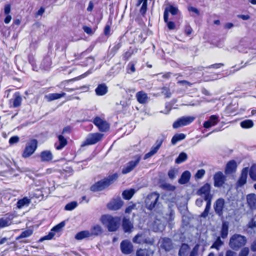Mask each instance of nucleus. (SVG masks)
Returning <instances> with one entry per match:
<instances>
[{
	"label": "nucleus",
	"mask_w": 256,
	"mask_h": 256,
	"mask_svg": "<svg viewBox=\"0 0 256 256\" xmlns=\"http://www.w3.org/2000/svg\"><path fill=\"white\" fill-rule=\"evenodd\" d=\"M101 221L110 232H116L118 228L120 220L118 217L105 215L102 217Z\"/></svg>",
	"instance_id": "nucleus-1"
},
{
	"label": "nucleus",
	"mask_w": 256,
	"mask_h": 256,
	"mask_svg": "<svg viewBox=\"0 0 256 256\" xmlns=\"http://www.w3.org/2000/svg\"><path fill=\"white\" fill-rule=\"evenodd\" d=\"M118 177L117 174L109 176L107 178L98 182L91 187L92 192H100L104 190L116 180Z\"/></svg>",
	"instance_id": "nucleus-2"
},
{
	"label": "nucleus",
	"mask_w": 256,
	"mask_h": 256,
	"mask_svg": "<svg viewBox=\"0 0 256 256\" xmlns=\"http://www.w3.org/2000/svg\"><path fill=\"white\" fill-rule=\"evenodd\" d=\"M246 238L240 234H236L230 239V246L234 250H238L246 244Z\"/></svg>",
	"instance_id": "nucleus-3"
},
{
	"label": "nucleus",
	"mask_w": 256,
	"mask_h": 256,
	"mask_svg": "<svg viewBox=\"0 0 256 256\" xmlns=\"http://www.w3.org/2000/svg\"><path fill=\"white\" fill-rule=\"evenodd\" d=\"M212 186L210 184H206L197 192V194L204 198L205 201L212 200L213 195L211 194Z\"/></svg>",
	"instance_id": "nucleus-4"
},
{
	"label": "nucleus",
	"mask_w": 256,
	"mask_h": 256,
	"mask_svg": "<svg viewBox=\"0 0 256 256\" xmlns=\"http://www.w3.org/2000/svg\"><path fill=\"white\" fill-rule=\"evenodd\" d=\"M104 134L100 133L89 134L86 140L82 144V147L94 145L99 142L103 138Z\"/></svg>",
	"instance_id": "nucleus-5"
},
{
	"label": "nucleus",
	"mask_w": 256,
	"mask_h": 256,
	"mask_svg": "<svg viewBox=\"0 0 256 256\" xmlns=\"http://www.w3.org/2000/svg\"><path fill=\"white\" fill-rule=\"evenodd\" d=\"M38 148V141L36 140H32L26 144L25 149L22 154V157L26 158L32 156L36 151Z\"/></svg>",
	"instance_id": "nucleus-6"
},
{
	"label": "nucleus",
	"mask_w": 256,
	"mask_h": 256,
	"mask_svg": "<svg viewBox=\"0 0 256 256\" xmlns=\"http://www.w3.org/2000/svg\"><path fill=\"white\" fill-rule=\"evenodd\" d=\"M195 119L196 118L194 116H182L174 123L173 128L174 129H177L180 127L190 125L194 122Z\"/></svg>",
	"instance_id": "nucleus-7"
},
{
	"label": "nucleus",
	"mask_w": 256,
	"mask_h": 256,
	"mask_svg": "<svg viewBox=\"0 0 256 256\" xmlns=\"http://www.w3.org/2000/svg\"><path fill=\"white\" fill-rule=\"evenodd\" d=\"M160 194L156 192L149 194L146 200V206L149 210H152L158 204Z\"/></svg>",
	"instance_id": "nucleus-8"
},
{
	"label": "nucleus",
	"mask_w": 256,
	"mask_h": 256,
	"mask_svg": "<svg viewBox=\"0 0 256 256\" xmlns=\"http://www.w3.org/2000/svg\"><path fill=\"white\" fill-rule=\"evenodd\" d=\"M65 225L66 224L64 222H62L56 225L52 229L48 234L41 238L40 241L42 242L44 240H52L56 232H60L65 226Z\"/></svg>",
	"instance_id": "nucleus-9"
},
{
	"label": "nucleus",
	"mask_w": 256,
	"mask_h": 256,
	"mask_svg": "<svg viewBox=\"0 0 256 256\" xmlns=\"http://www.w3.org/2000/svg\"><path fill=\"white\" fill-rule=\"evenodd\" d=\"M133 242L136 244H146L152 245L154 243V240L148 238L145 233H140L133 238Z\"/></svg>",
	"instance_id": "nucleus-10"
},
{
	"label": "nucleus",
	"mask_w": 256,
	"mask_h": 256,
	"mask_svg": "<svg viewBox=\"0 0 256 256\" xmlns=\"http://www.w3.org/2000/svg\"><path fill=\"white\" fill-rule=\"evenodd\" d=\"M141 160V157L140 156H136L134 158V160L130 162L126 166L123 168L122 172L123 174H126L130 173L140 163Z\"/></svg>",
	"instance_id": "nucleus-11"
},
{
	"label": "nucleus",
	"mask_w": 256,
	"mask_h": 256,
	"mask_svg": "<svg viewBox=\"0 0 256 256\" xmlns=\"http://www.w3.org/2000/svg\"><path fill=\"white\" fill-rule=\"evenodd\" d=\"M94 124L102 132H107L110 128L109 124L99 117H96L94 120Z\"/></svg>",
	"instance_id": "nucleus-12"
},
{
	"label": "nucleus",
	"mask_w": 256,
	"mask_h": 256,
	"mask_svg": "<svg viewBox=\"0 0 256 256\" xmlns=\"http://www.w3.org/2000/svg\"><path fill=\"white\" fill-rule=\"evenodd\" d=\"M14 218V215L10 214H8L0 218V229L11 226L12 224Z\"/></svg>",
	"instance_id": "nucleus-13"
},
{
	"label": "nucleus",
	"mask_w": 256,
	"mask_h": 256,
	"mask_svg": "<svg viewBox=\"0 0 256 256\" xmlns=\"http://www.w3.org/2000/svg\"><path fill=\"white\" fill-rule=\"evenodd\" d=\"M225 200L223 198H219L216 200L214 204V210L216 214L222 216L224 210Z\"/></svg>",
	"instance_id": "nucleus-14"
},
{
	"label": "nucleus",
	"mask_w": 256,
	"mask_h": 256,
	"mask_svg": "<svg viewBox=\"0 0 256 256\" xmlns=\"http://www.w3.org/2000/svg\"><path fill=\"white\" fill-rule=\"evenodd\" d=\"M238 51L244 54H248L250 58L252 59L256 58V48H252L240 44L238 47Z\"/></svg>",
	"instance_id": "nucleus-15"
},
{
	"label": "nucleus",
	"mask_w": 256,
	"mask_h": 256,
	"mask_svg": "<svg viewBox=\"0 0 256 256\" xmlns=\"http://www.w3.org/2000/svg\"><path fill=\"white\" fill-rule=\"evenodd\" d=\"M214 186L216 188H221L226 181V177L222 172L216 173L214 177Z\"/></svg>",
	"instance_id": "nucleus-16"
},
{
	"label": "nucleus",
	"mask_w": 256,
	"mask_h": 256,
	"mask_svg": "<svg viewBox=\"0 0 256 256\" xmlns=\"http://www.w3.org/2000/svg\"><path fill=\"white\" fill-rule=\"evenodd\" d=\"M162 140H158L152 148L150 151L144 156V160L148 159L156 154L162 146Z\"/></svg>",
	"instance_id": "nucleus-17"
},
{
	"label": "nucleus",
	"mask_w": 256,
	"mask_h": 256,
	"mask_svg": "<svg viewBox=\"0 0 256 256\" xmlns=\"http://www.w3.org/2000/svg\"><path fill=\"white\" fill-rule=\"evenodd\" d=\"M124 204V202L120 198H117L112 200L108 204V208L111 210H120Z\"/></svg>",
	"instance_id": "nucleus-18"
},
{
	"label": "nucleus",
	"mask_w": 256,
	"mask_h": 256,
	"mask_svg": "<svg viewBox=\"0 0 256 256\" xmlns=\"http://www.w3.org/2000/svg\"><path fill=\"white\" fill-rule=\"evenodd\" d=\"M120 248L122 252L124 254H130L133 250V246L132 244L128 240L122 242L120 244Z\"/></svg>",
	"instance_id": "nucleus-19"
},
{
	"label": "nucleus",
	"mask_w": 256,
	"mask_h": 256,
	"mask_svg": "<svg viewBox=\"0 0 256 256\" xmlns=\"http://www.w3.org/2000/svg\"><path fill=\"white\" fill-rule=\"evenodd\" d=\"M246 202L248 207L252 211L256 210V194H250L246 196Z\"/></svg>",
	"instance_id": "nucleus-20"
},
{
	"label": "nucleus",
	"mask_w": 256,
	"mask_h": 256,
	"mask_svg": "<svg viewBox=\"0 0 256 256\" xmlns=\"http://www.w3.org/2000/svg\"><path fill=\"white\" fill-rule=\"evenodd\" d=\"M219 118L218 116H212L208 120L206 121L204 124V126L206 128H209L213 126L216 125L219 122Z\"/></svg>",
	"instance_id": "nucleus-21"
},
{
	"label": "nucleus",
	"mask_w": 256,
	"mask_h": 256,
	"mask_svg": "<svg viewBox=\"0 0 256 256\" xmlns=\"http://www.w3.org/2000/svg\"><path fill=\"white\" fill-rule=\"evenodd\" d=\"M178 8L172 6H170L167 7L164 12V20L166 22L168 20V14L170 13L173 16H176L178 14Z\"/></svg>",
	"instance_id": "nucleus-22"
},
{
	"label": "nucleus",
	"mask_w": 256,
	"mask_h": 256,
	"mask_svg": "<svg viewBox=\"0 0 256 256\" xmlns=\"http://www.w3.org/2000/svg\"><path fill=\"white\" fill-rule=\"evenodd\" d=\"M136 96L138 102L140 104H144L148 102L149 98L148 97V94L144 91L138 92L136 94Z\"/></svg>",
	"instance_id": "nucleus-23"
},
{
	"label": "nucleus",
	"mask_w": 256,
	"mask_h": 256,
	"mask_svg": "<svg viewBox=\"0 0 256 256\" xmlns=\"http://www.w3.org/2000/svg\"><path fill=\"white\" fill-rule=\"evenodd\" d=\"M248 173V168H246L243 169L241 176L238 182V186H242L246 183Z\"/></svg>",
	"instance_id": "nucleus-24"
},
{
	"label": "nucleus",
	"mask_w": 256,
	"mask_h": 256,
	"mask_svg": "<svg viewBox=\"0 0 256 256\" xmlns=\"http://www.w3.org/2000/svg\"><path fill=\"white\" fill-rule=\"evenodd\" d=\"M95 91L97 96H103L108 93V88L105 84H100L98 86Z\"/></svg>",
	"instance_id": "nucleus-25"
},
{
	"label": "nucleus",
	"mask_w": 256,
	"mask_h": 256,
	"mask_svg": "<svg viewBox=\"0 0 256 256\" xmlns=\"http://www.w3.org/2000/svg\"><path fill=\"white\" fill-rule=\"evenodd\" d=\"M40 158L42 162H50L53 159V154L50 150L43 151L40 154Z\"/></svg>",
	"instance_id": "nucleus-26"
},
{
	"label": "nucleus",
	"mask_w": 256,
	"mask_h": 256,
	"mask_svg": "<svg viewBox=\"0 0 256 256\" xmlns=\"http://www.w3.org/2000/svg\"><path fill=\"white\" fill-rule=\"evenodd\" d=\"M237 168V164L234 160L230 161L228 163L226 168V174H232L235 172Z\"/></svg>",
	"instance_id": "nucleus-27"
},
{
	"label": "nucleus",
	"mask_w": 256,
	"mask_h": 256,
	"mask_svg": "<svg viewBox=\"0 0 256 256\" xmlns=\"http://www.w3.org/2000/svg\"><path fill=\"white\" fill-rule=\"evenodd\" d=\"M161 247L166 252L170 251L172 248V240L168 238H164L162 240Z\"/></svg>",
	"instance_id": "nucleus-28"
},
{
	"label": "nucleus",
	"mask_w": 256,
	"mask_h": 256,
	"mask_svg": "<svg viewBox=\"0 0 256 256\" xmlns=\"http://www.w3.org/2000/svg\"><path fill=\"white\" fill-rule=\"evenodd\" d=\"M122 227L125 232H130L134 228V226L130 220L124 218L122 222Z\"/></svg>",
	"instance_id": "nucleus-29"
},
{
	"label": "nucleus",
	"mask_w": 256,
	"mask_h": 256,
	"mask_svg": "<svg viewBox=\"0 0 256 256\" xmlns=\"http://www.w3.org/2000/svg\"><path fill=\"white\" fill-rule=\"evenodd\" d=\"M58 142L55 144V148L57 150H61L66 146L68 142L62 136H58Z\"/></svg>",
	"instance_id": "nucleus-30"
},
{
	"label": "nucleus",
	"mask_w": 256,
	"mask_h": 256,
	"mask_svg": "<svg viewBox=\"0 0 256 256\" xmlns=\"http://www.w3.org/2000/svg\"><path fill=\"white\" fill-rule=\"evenodd\" d=\"M190 172L188 171H186L182 174L178 182L181 184H186L190 181Z\"/></svg>",
	"instance_id": "nucleus-31"
},
{
	"label": "nucleus",
	"mask_w": 256,
	"mask_h": 256,
	"mask_svg": "<svg viewBox=\"0 0 256 256\" xmlns=\"http://www.w3.org/2000/svg\"><path fill=\"white\" fill-rule=\"evenodd\" d=\"M142 4V5L140 8V12L143 16H144L147 11L148 0H138L136 6H140Z\"/></svg>",
	"instance_id": "nucleus-32"
},
{
	"label": "nucleus",
	"mask_w": 256,
	"mask_h": 256,
	"mask_svg": "<svg viewBox=\"0 0 256 256\" xmlns=\"http://www.w3.org/2000/svg\"><path fill=\"white\" fill-rule=\"evenodd\" d=\"M66 95V93L64 92L62 94H50L46 96V98L48 102H52L63 98Z\"/></svg>",
	"instance_id": "nucleus-33"
},
{
	"label": "nucleus",
	"mask_w": 256,
	"mask_h": 256,
	"mask_svg": "<svg viewBox=\"0 0 256 256\" xmlns=\"http://www.w3.org/2000/svg\"><path fill=\"white\" fill-rule=\"evenodd\" d=\"M52 61L50 58H46L42 62L40 69L44 70H48L50 68Z\"/></svg>",
	"instance_id": "nucleus-34"
},
{
	"label": "nucleus",
	"mask_w": 256,
	"mask_h": 256,
	"mask_svg": "<svg viewBox=\"0 0 256 256\" xmlns=\"http://www.w3.org/2000/svg\"><path fill=\"white\" fill-rule=\"evenodd\" d=\"M30 203V200L28 198H24L19 200L17 202V208L18 209H22L24 207H27Z\"/></svg>",
	"instance_id": "nucleus-35"
},
{
	"label": "nucleus",
	"mask_w": 256,
	"mask_h": 256,
	"mask_svg": "<svg viewBox=\"0 0 256 256\" xmlns=\"http://www.w3.org/2000/svg\"><path fill=\"white\" fill-rule=\"evenodd\" d=\"M103 232L102 227L99 225H96L92 227L90 232L91 236H98L102 234Z\"/></svg>",
	"instance_id": "nucleus-36"
},
{
	"label": "nucleus",
	"mask_w": 256,
	"mask_h": 256,
	"mask_svg": "<svg viewBox=\"0 0 256 256\" xmlns=\"http://www.w3.org/2000/svg\"><path fill=\"white\" fill-rule=\"evenodd\" d=\"M164 224L158 220H156L154 224V229L156 232H162L164 229Z\"/></svg>",
	"instance_id": "nucleus-37"
},
{
	"label": "nucleus",
	"mask_w": 256,
	"mask_h": 256,
	"mask_svg": "<svg viewBox=\"0 0 256 256\" xmlns=\"http://www.w3.org/2000/svg\"><path fill=\"white\" fill-rule=\"evenodd\" d=\"M91 234H90V232L88 230L82 231L78 232L76 236V239L77 240H82L84 238L91 237Z\"/></svg>",
	"instance_id": "nucleus-38"
},
{
	"label": "nucleus",
	"mask_w": 256,
	"mask_h": 256,
	"mask_svg": "<svg viewBox=\"0 0 256 256\" xmlns=\"http://www.w3.org/2000/svg\"><path fill=\"white\" fill-rule=\"evenodd\" d=\"M186 138V136L184 134H176L174 135L172 140V144L173 145H176L178 142L182 141L184 140Z\"/></svg>",
	"instance_id": "nucleus-39"
},
{
	"label": "nucleus",
	"mask_w": 256,
	"mask_h": 256,
	"mask_svg": "<svg viewBox=\"0 0 256 256\" xmlns=\"http://www.w3.org/2000/svg\"><path fill=\"white\" fill-rule=\"evenodd\" d=\"M136 190L134 189L126 190L122 192V196L124 199L130 200L132 198Z\"/></svg>",
	"instance_id": "nucleus-40"
},
{
	"label": "nucleus",
	"mask_w": 256,
	"mask_h": 256,
	"mask_svg": "<svg viewBox=\"0 0 256 256\" xmlns=\"http://www.w3.org/2000/svg\"><path fill=\"white\" fill-rule=\"evenodd\" d=\"M228 234V224L227 222H224L221 231V236L223 239L227 238Z\"/></svg>",
	"instance_id": "nucleus-41"
},
{
	"label": "nucleus",
	"mask_w": 256,
	"mask_h": 256,
	"mask_svg": "<svg viewBox=\"0 0 256 256\" xmlns=\"http://www.w3.org/2000/svg\"><path fill=\"white\" fill-rule=\"evenodd\" d=\"M188 159V155L185 152H182L180 154L178 158L176 160V163L177 164H180Z\"/></svg>",
	"instance_id": "nucleus-42"
},
{
	"label": "nucleus",
	"mask_w": 256,
	"mask_h": 256,
	"mask_svg": "<svg viewBox=\"0 0 256 256\" xmlns=\"http://www.w3.org/2000/svg\"><path fill=\"white\" fill-rule=\"evenodd\" d=\"M190 250V246L188 244H182L179 251L180 256H186V253Z\"/></svg>",
	"instance_id": "nucleus-43"
},
{
	"label": "nucleus",
	"mask_w": 256,
	"mask_h": 256,
	"mask_svg": "<svg viewBox=\"0 0 256 256\" xmlns=\"http://www.w3.org/2000/svg\"><path fill=\"white\" fill-rule=\"evenodd\" d=\"M224 242L221 240L220 237H218L216 241L214 242L212 246H211V248H214L219 250L220 248L224 245Z\"/></svg>",
	"instance_id": "nucleus-44"
},
{
	"label": "nucleus",
	"mask_w": 256,
	"mask_h": 256,
	"mask_svg": "<svg viewBox=\"0 0 256 256\" xmlns=\"http://www.w3.org/2000/svg\"><path fill=\"white\" fill-rule=\"evenodd\" d=\"M33 232L32 230H26L24 232H22L20 235L16 238V240H19L20 239L27 238L30 236L32 234Z\"/></svg>",
	"instance_id": "nucleus-45"
},
{
	"label": "nucleus",
	"mask_w": 256,
	"mask_h": 256,
	"mask_svg": "<svg viewBox=\"0 0 256 256\" xmlns=\"http://www.w3.org/2000/svg\"><path fill=\"white\" fill-rule=\"evenodd\" d=\"M240 126L244 128H250L253 127L254 122L252 120H246L240 123Z\"/></svg>",
	"instance_id": "nucleus-46"
},
{
	"label": "nucleus",
	"mask_w": 256,
	"mask_h": 256,
	"mask_svg": "<svg viewBox=\"0 0 256 256\" xmlns=\"http://www.w3.org/2000/svg\"><path fill=\"white\" fill-rule=\"evenodd\" d=\"M78 204L77 202H72L70 203L67 204L65 206V210L67 211H72L74 210L77 206Z\"/></svg>",
	"instance_id": "nucleus-47"
},
{
	"label": "nucleus",
	"mask_w": 256,
	"mask_h": 256,
	"mask_svg": "<svg viewBox=\"0 0 256 256\" xmlns=\"http://www.w3.org/2000/svg\"><path fill=\"white\" fill-rule=\"evenodd\" d=\"M250 175L252 180L256 181V164L253 165L250 168Z\"/></svg>",
	"instance_id": "nucleus-48"
},
{
	"label": "nucleus",
	"mask_w": 256,
	"mask_h": 256,
	"mask_svg": "<svg viewBox=\"0 0 256 256\" xmlns=\"http://www.w3.org/2000/svg\"><path fill=\"white\" fill-rule=\"evenodd\" d=\"M178 173V170L175 168H171L168 173V177L171 180H174L176 178V175Z\"/></svg>",
	"instance_id": "nucleus-49"
},
{
	"label": "nucleus",
	"mask_w": 256,
	"mask_h": 256,
	"mask_svg": "<svg viewBox=\"0 0 256 256\" xmlns=\"http://www.w3.org/2000/svg\"><path fill=\"white\" fill-rule=\"evenodd\" d=\"M136 70L135 64L132 62H130L127 67L128 73L131 74L136 72Z\"/></svg>",
	"instance_id": "nucleus-50"
},
{
	"label": "nucleus",
	"mask_w": 256,
	"mask_h": 256,
	"mask_svg": "<svg viewBox=\"0 0 256 256\" xmlns=\"http://www.w3.org/2000/svg\"><path fill=\"white\" fill-rule=\"evenodd\" d=\"M206 174L205 170L202 169L198 170L195 175V178L196 180H200L202 179L204 176Z\"/></svg>",
	"instance_id": "nucleus-51"
},
{
	"label": "nucleus",
	"mask_w": 256,
	"mask_h": 256,
	"mask_svg": "<svg viewBox=\"0 0 256 256\" xmlns=\"http://www.w3.org/2000/svg\"><path fill=\"white\" fill-rule=\"evenodd\" d=\"M29 62L32 67L33 70L34 71L38 72L39 70V68H38V67L37 66L36 64V62L34 60V58L33 57H30L29 58Z\"/></svg>",
	"instance_id": "nucleus-52"
},
{
	"label": "nucleus",
	"mask_w": 256,
	"mask_h": 256,
	"mask_svg": "<svg viewBox=\"0 0 256 256\" xmlns=\"http://www.w3.org/2000/svg\"><path fill=\"white\" fill-rule=\"evenodd\" d=\"M137 256H150L149 252L147 250L140 249L138 250L136 252Z\"/></svg>",
	"instance_id": "nucleus-53"
},
{
	"label": "nucleus",
	"mask_w": 256,
	"mask_h": 256,
	"mask_svg": "<svg viewBox=\"0 0 256 256\" xmlns=\"http://www.w3.org/2000/svg\"><path fill=\"white\" fill-rule=\"evenodd\" d=\"M200 246L197 244L191 252L190 256H197L198 254Z\"/></svg>",
	"instance_id": "nucleus-54"
},
{
	"label": "nucleus",
	"mask_w": 256,
	"mask_h": 256,
	"mask_svg": "<svg viewBox=\"0 0 256 256\" xmlns=\"http://www.w3.org/2000/svg\"><path fill=\"white\" fill-rule=\"evenodd\" d=\"M249 253V248L245 247L240 250L238 256H248Z\"/></svg>",
	"instance_id": "nucleus-55"
},
{
	"label": "nucleus",
	"mask_w": 256,
	"mask_h": 256,
	"mask_svg": "<svg viewBox=\"0 0 256 256\" xmlns=\"http://www.w3.org/2000/svg\"><path fill=\"white\" fill-rule=\"evenodd\" d=\"M22 99L20 96H16L14 101V108L18 107L22 104Z\"/></svg>",
	"instance_id": "nucleus-56"
},
{
	"label": "nucleus",
	"mask_w": 256,
	"mask_h": 256,
	"mask_svg": "<svg viewBox=\"0 0 256 256\" xmlns=\"http://www.w3.org/2000/svg\"><path fill=\"white\" fill-rule=\"evenodd\" d=\"M162 188L164 190H170V191H174L176 189L175 186H174L171 184H162Z\"/></svg>",
	"instance_id": "nucleus-57"
},
{
	"label": "nucleus",
	"mask_w": 256,
	"mask_h": 256,
	"mask_svg": "<svg viewBox=\"0 0 256 256\" xmlns=\"http://www.w3.org/2000/svg\"><path fill=\"white\" fill-rule=\"evenodd\" d=\"M19 140H20V138H18V136H14L10 138V140H9V142L11 145H12V144H17L19 142Z\"/></svg>",
	"instance_id": "nucleus-58"
},
{
	"label": "nucleus",
	"mask_w": 256,
	"mask_h": 256,
	"mask_svg": "<svg viewBox=\"0 0 256 256\" xmlns=\"http://www.w3.org/2000/svg\"><path fill=\"white\" fill-rule=\"evenodd\" d=\"M193 30L190 26H186L185 28V33L188 36H190Z\"/></svg>",
	"instance_id": "nucleus-59"
},
{
	"label": "nucleus",
	"mask_w": 256,
	"mask_h": 256,
	"mask_svg": "<svg viewBox=\"0 0 256 256\" xmlns=\"http://www.w3.org/2000/svg\"><path fill=\"white\" fill-rule=\"evenodd\" d=\"M83 30L84 32L88 35H92L94 34V32L92 29L90 27L84 26L83 27Z\"/></svg>",
	"instance_id": "nucleus-60"
},
{
	"label": "nucleus",
	"mask_w": 256,
	"mask_h": 256,
	"mask_svg": "<svg viewBox=\"0 0 256 256\" xmlns=\"http://www.w3.org/2000/svg\"><path fill=\"white\" fill-rule=\"evenodd\" d=\"M166 22L167 24L168 27L170 30H173L175 29L176 24L174 22H169L168 20Z\"/></svg>",
	"instance_id": "nucleus-61"
},
{
	"label": "nucleus",
	"mask_w": 256,
	"mask_h": 256,
	"mask_svg": "<svg viewBox=\"0 0 256 256\" xmlns=\"http://www.w3.org/2000/svg\"><path fill=\"white\" fill-rule=\"evenodd\" d=\"M206 208H205L204 211L209 214L210 210L211 208L212 200H209V201H206Z\"/></svg>",
	"instance_id": "nucleus-62"
},
{
	"label": "nucleus",
	"mask_w": 256,
	"mask_h": 256,
	"mask_svg": "<svg viewBox=\"0 0 256 256\" xmlns=\"http://www.w3.org/2000/svg\"><path fill=\"white\" fill-rule=\"evenodd\" d=\"M11 12V6L10 4H7L4 8V14L6 15H9Z\"/></svg>",
	"instance_id": "nucleus-63"
},
{
	"label": "nucleus",
	"mask_w": 256,
	"mask_h": 256,
	"mask_svg": "<svg viewBox=\"0 0 256 256\" xmlns=\"http://www.w3.org/2000/svg\"><path fill=\"white\" fill-rule=\"evenodd\" d=\"M188 10L190 12H194L198 16L200 14L199 10L197 8H196L194 7H190L188 8Z\"/></svg>",
	"instance_id": "nucleus-64"
}]
</instances>
